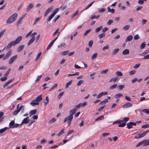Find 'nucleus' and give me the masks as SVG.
I'll return each instance as SVG.
<instances>
[{
    "instance_id": "f257e3e1",
    "label": "nucleus",
    "mask_w": 149,
    "mask_h": 149,
    "mask_svg": "<svg viewBox=\"0 0 149 149\" xmlns=\"http://www.w3.org/2000/svg\"><path fill=\"white\" fill-rule=\"evenodd\" d=\"M22 39V36H19L15 41H13L9 43L6 46L7 49H10L12 46H14L19 44Z\"/></svg>"
},
{
    "instance_id": "f03ea898",
    "label": "nucleus",
    "mask_w": 149,
    "mask_h": 149,
    "mask_svg": "<svg viewBox=\"0 0 149 149\" xmlns=\"http://www.w3.org/2000/svg\"><path fill=\"white\" fill-rule=\"evenodd\" d=\"M17 16L18 15L17 13H14L6 21V23L10 24L14 22L17 18Z\"/></svg>"
},
{
    "instance_id": "7ed1b4c3",
    "label": "nucleus",
    "mask_w": 149,
    "mask_h": 149,
    "mask_svg": "<svg viewBox=\"0 0 149 149\" xmlns=\"http://www.w3.org/2000/svg\"><path fill=\"white\" fill-rule=\"evenodd\" d=\"M24 110V107L23 105H21L19 107V109H17L14 111L13 113V115H16L19 113V112L21 111V112L22 113L23 112Z\"/></svg>"
},
{
    "instance_id": "20e7f679",
    "label": "nucleus",
    "mask_w": 149,
    "mask_h": 149,
    "mask_svg": "<svg viewBox=\"0 0 149 149\" xmlns=\"http://www.w3.org/2000/svg\"><path fill=\"white\" fill-rule=\"evenodd\" d=\"M149 132V130H147L143 132L139 133L138 134L136 135L135 137V139H138L141 138L145 136L146 134Z\"/></svg>"
},
{
    "instance_id": "39448f33",
    "label": "nucleus",
    "mask_w": 149,
    "mask_h": 149,
    "mask_svg": "<svg viewBox=\"0 0 149 149\" xmlns=\"http://www.w3.org/2000/svg\"><path fill=\"white\" fill-rule=\"evenodd\" d=\"M113 124L115 125L117 124H118V127H123L125 126L126 125V123H124L122 122V120H117L114 122L113 123Z\"/></svg>"
},
{
    "instance_id": "423d86ee",
    "label": "nucleus",
    "mask_w": 149,
    "mask_h": 149,
    "mask_svg": "<svg viewBox=\"0 0 149 149\" xmlns=\"http://www.w3.org/2000/svg\"><path fill=\"white\" fill-rule=\"evenodd\" d=\"M58 8H56L54 11V12L47 19L48 22H49L54 17L56 14L58 12Z\"/></svg>"
},
{
    "instance_id": "0eeeda50",
    "label": "nucleus",
    "mask_w": 149,
    "mask_h": 149,
    "mask_svg": "<svg viewBox=\"0 0 149 149\" xmlns=\"http://www.w3.org/2000/svg\"><path fill=\"white\" fill-rule=\"evenodd\" d=\"M18 56L17 55H15L12 57L8 61V63L9 64H11L17 58Z\"/></svg>"
},
{
    "instance_id": "6e6552de",
    "label": "nucleus",
    "mask_w": 149,
    "mask_h": 149,
    "mask_svg": "<svg viewBox=\"0 0 149 149\" xmlns=\"http://www.w3.org/2000/svg\"><path fill=\"white\" fill-rule=\"evenodd\" d=\"M127 128L129 129H130L132 128L133 125L136 126V123L130 122L127 123Z\"/></svg>"
},
{
    "instance_id": "1a4fd4ad",
    "label": "nucleus",
    "mask_w": 149,
    "mask_h": 149,
    "mask_svg": "<svg viewBox=\"0 0 149 149\" xmlns=\"http://www.w3.org/2000/svg\"><path fill=\"white\" fill-rule=\"evenodd\" d=\"M14 79H15L13 78L9 80L3 85V88H5L12 81H13Z\"/></svg>"
},
{
    "instance_id": "9d476101",
    "label": "nucleus",
    "mask_w": 149,
    "mask_h": 149,
    "mask_svg": "<svg viewBox=\"0 0 149 149\" xmlns=\"http://www.w3.org/2000/svg\"><path fill=\"white\" fill-rule=\"evenodd\" d=\"M14 79H15L13 78L9 80L3 85V88H5L12 81H13Z\"/></svg>"
},
{
    "instance_id": "9b49d317",
    "label": "nucleus",
    "mask_w": 149,
    "mask_h": 149,
    "mask_svg": "<svg viewBox=\"0 0 149 149\" xmlns=\"http://www.w3.org/2000/svg\"><path fill=\"white\" fill-rule=\"evenodd\" d=\"M132 105V104L129 102H127L123 106V107L124 109H126L128 107H131Z\"/></svg>"
},
{
    "instance_id": "f8f14e48",
    "label": "nucleus",
    "mask_w": 149,
    "mask_h": 149,
    "mask_svg": "<svg viewBox=\"0 0 149 149\" xmlns=\"http://www.w3.org/2000/svg\"><path fill=\"white\" fill-rule=\"evenodd\" d=\"M34 6V5L33 3H30L29 5L27 6L26 9V11L28 12Z\"/></svg>"
},
{
    "instance_id": "ddd939ff",
    "label": "nucleus",
    "mask_w": 149,
    "mask_h": 149,
    "mask_svg": "<svg viewBox=\"0 0 149 149\" xmlns=\"http://www.w3.org/2000/svg\"><path fill=\"white\" fill-rule=\"evenodd\" d=\"M39 103L35 99H33L30 102V104L33 106L38 105Z\"/></svg>"
},
{
    "instance_id": "4468645a",
    "label": "nucleus",
    "mask_w": 149,
    "mask_h": 149,
    "mask_svg": "<svg viewBox=\"0 0 149 149\" xmlns=\"http://www.w3.org/2000/svg\"><path fill=\"white\" fill-rule=\"evenodd\" d=\"M73 118V116L72 115H70L66 117L64 120L63 122L65 123L68 120H72Z\"/></svg>"
},
{
    "instance_id": "2eb2a0df",
    "label": "nucleus",
    "mask_w": 149,
    "mask_h": 149,
    "mask_svg": "<svg viewBox=\"0 0 149 149\" xmlns=\"http://www.w3.org/2000/svg\"><path fill=\"white\" fill-rule=\"evenodd\" d=\"M133 38V37L132 35H130L127 36L125 40V41L126 42H130L131 41Z\"/></svg>"
},
{
    "instance_id": "dca6fc26",
    "label": "nucleus",
    "mask_w": 149,
    "mask_h": 149,
    "mask_svg": "<svg viewBox=\"0 0 149 149\" xmlns=\"http://www.w3.org/2000/svg\"><path fill=\"white\" fill-rule=\"evenodd\" d=\"M52 9L53 7H51L47 9L45 12L44 14L45 17L52 10Z\"/></svg>"
},
{
    "instance_id": "f3484780",
    "label": "nucleus",
    "mask_w": 149,
    "mask_h": 149,
    "mask_svg": "<svg viewBox=\"0 0 149 149\" xmlns=\"http://www.w3.org/2000/svg\"><path fill=\"white\" fill-rule=\"evenodd\" d=\"M30 120L29 118V117H27L24 118L23 120L22 123H21V125L22 124H25L27 123Z\"/></svg>"
},
{
    "instance_id": "a211bd4d",
    "label": "nucleus",
    "mask_w": 149,
    "mask_h": 149,
    "mask_svg": "<svg viewBox=\"0 0 149 149\" xmlns=\"http://www.w3.org/2000/svg\"><path fill=\"white\" fill-rule=\"evenodd\" d=\"M143 146H146L149 145V139H145L143 141Z\"/></svg>"
},
{
    "instance_id": "6ab92c4d",
    "label": "nucleus",
    "mask_w": 149,
    "mask_h": 149,
    "mask_svg": "<svg viewBox=\"0 0 149 149\" xmlns=\"http://www.w3.org/2000/svg\"><path fill=\"white\" fill-rule=\"evenodd\" d=\"M35 36L32 37V38L29 40L28 44L27 45H30L35 40Z\"/></svg>"
},
{
    "instance_id": "aec40b11",
    "label": "nucleus",
    "mask_w": 149,
    "mask_h": 149,
    "mask_svg": "<svg viewBox=\"0 0 149 149\" xmlns=\"http://www.w3.org/2000/svg\"><path fill=\"white\" fill-rule=\"evenodd\" d=\"M24 45H22L19 46L17 48V51L18 52L21 51L24 47Z\"/></svg>"
},
{
    "instance_id": "412c9836",
    "label": "nucleus",
    "mask_w": 149,
    "mask_h": 149,
    "mask_svg": "<svg viewBox=\"0 0 149 149\" xmlns=\"http://www.w3.org/2000/svg\"><path fill=\"white\" fill-rule=\"evenodd\" d=\"M26 14L25 13L24 15H22L20 18L19 19V20L17 22V24H19L21 23V21L24 18L25 16L26 15Z\"/></svg>"
},
{
    "instance_id": "4be33fe9",
    "label": "nucleus",
    "mask_w": 149,
    "mask_h": 149,
    "mask_svg": "<svg viewBox=\"0 0 149 149\" xmlns=\"http://www.w3.org/2000/svg\"><path fill=\"white\" fill-rule=\"evenodd\" d=\"M36 112L37 110L36 109L33 110L31 111L29 113V114L30 116L35 114L36 113Z\"/></svg>"
},
{
    "instance_id": "5701e85b",
    "label": "nucleus",
    "mask_w": 149,
    "mask_h": 149,
    "mask_svg": "<svg viewBox=\"0 0 149 149\" xmlns=\"http://www.w3.org/2000/svg\"><path fill=\"white\" fill-rule=\"evenodd\" d=\"M42 99V95H40L38 96L36 99L35 100L38 102H40Z\"/></svg>"
},
{
    "instance_id": "b1692460",
    "label": "nucleus",
    "mask_w": 149,
    "mask_h": 149,
    "mask_svg": "<svg viewBox=\"0 0 149 149\" xmlns=\"http://www.w3.org/2000/svg\"><path fill=\"white\" fill-rule=\"evenodd\" d=\"M44 105L45 106L49 102V98L48 96H46L45 99L44 100Z\"/></svg>"
},
{
    "instance_id": "393cba45",
    "label": "nucleus",
    "mask_w": 149,
    "mask_h": 149,
    "mask_svg": "<svg viewBox=\"0 0 149 149\" xmlns=\"http://www.w3.org/2000/svg\"><path fill=\"white\" fill-rule=\"evenodd\" d=\"M119 50V48H117L114 49L112 52V55H114L117 53Z\"/></svg>"
},
{
    "instance_id": "a878e982",
    "label": "nucleus",
    "mask_w": 149,
    "mask_h": 149,
    "mask_svg": "<svg viewBox=\"0 0 149 149\" xmlns=\"http://www.w3.org/2000/svg\"><path fill=\"white\" fill-rule=\"evenodd\" d=\"M76 109L75 108L71 110L70 111V115H72V116H73V115L76 113Z\"/></svg>"
},
{
    "instance_id": "bb28decb",
    "label": "nucleus",
    "mask_w": 149,
    "mask_h": 149,
    "mask_svg": "<svg viewBox=\"0 0 149 149\" xmlns=\"http://www.w3.org/2000/svg\"><path fill=\"white\" fill-rule=\"evenodd\" d=\"M129 50L128 49H126L123 50L122 52V53L124 55L128 54L129 53Z\"/></svg>"
},
{
    "instance_id": "cd10ccee",
    "label": "nucleus",
    "mask_w": 149,
    "mask_h": 149,
    "mask_svg": "<svg viewBox=\"0 0 149 149\" xmlns=\"http://www.w3.org/2000/svg\"><path fill=\"white\" fill-rule=\"evenodd\" d=\"M104 119V117L103 116H99L95 120V121L96 122L97 121L100 120H103Z\"/></svg>"
},
{
    "instance_id": "c85d7f7f",
    "label": "nucleus",
    "mask_w": 149,
    "mask_h": 149,
    "mask_svg": "<svg viewBox=\"0 0 149 149\" xmlns=\"http://www.w3.org/2000/svg\"><path fill=\"white\" fill-rule=\"evenodd\" d=\"M118 77H116L114 78H112L110 79L109 81V82H111L112 81H113V82H115L118 79Z\"/></svg>"
},
{
    "instance_id": "c756f323",
    "label": "nucleus",
    "mask_w": 149,
    "mask_h": 149,
    "mask_svg": "<svg viewBox=\"0 0 149 149\" xmlns=\"http://www.w3.org/2000/svg\"><path fill=\"white\" fill-rule=\"evenodd\" d=\"M149 50H146L144 51L143 53L141 54H139L141 56H144L145 55L148 53Z\"/></svg>"
},
{
    "instance_id": "7c9ffc66",
    "label": "nucleus",
    "mask_w": 149,
    "mask_h": 149,
    "mask_svg": "<svg viewBox=\"0 0 149 149\" xmlns=\"http://www.w3.org/2000/svg\"><path fill=\"white\" fill-rule=\"evenodd\" d=\"M72 81V80H70L69 82H68L66 84L65 88H68L69 86L71 84Z\"/></svg>"
},
{
    "instance_id": "2f4dec72",
    "label": "nucleus",
    "mask_w": 149,
    "mask_h": 149,
    "mask_svg": "<svg viewBox=\"0 0 149 149\" xmlns=\"http://www.w3.org/2000/svg\"><path fill=\"white\" fill-rule=\"evenodd\" d=\"M129 118L128 117H126L123 118V120H122L124 123L126 124V123L129 120Z\"/></svg>"
},
{
    "instance_id": "473e14b6",
    "label": "nucleus",
    "mask_w": 149,
    "mask_h": 149,
    "mask_svg": "<svg viewBox=\"0 0 149 149\" xmlns=\"http://www.w3.org/2000/svg\"><path fill=\"white\" fill-rule=\"evenodd\" d=\"M7 127H6L3 128L1 129L0 130V133H2L4 132L6 130L8 129Z\"/></svg>"
},
{
    "instance_id": "72a5a7b5",
    "label": "nucleus",
    "mask_w": 149,
    "mask_h": 149,
    "mask_svg": "<svg viewBox=\"0 0 149 149\" xmlns=\"http://www.w3.org/2000/svg\"><path fill=\"white\" fill-rule=\"evenodd\" d=\"M79 12V11L78 10H77L71 16V19H72L74 17L77 15L78 13Z\"/></svg>"
},
{
    "instance_id": "f704fd0d",
    "label": "nucleus",
    "mask_w": 149,
    "mask_h": 149,
    "mask_svg": "<svg viewBox=\"0 0 149 149\" xmlns=\"http://www.w3.org/2000/svg\"><path fill=\"white\" fill-rule=\"evenodd\" d=\"M130 28V25H127L123 27V28L124 30L126 31L128 30Z\"/></svg>"
},
{
    "instance_id": "c9c22d12",
    "label": "nucleus",
    "mask_w": 149,
    "mask_h": 149,
    "mask_svg": "<svg viewBox=\"0 0 149 149\" xmlns=\"http://www.w3.org/2000/svg\"><path fill=\"white\" fill-rule=\"evenodd\" d=\"M108 11L111 12L112 13H114L115 11V10L114 9H111L109 7H107Z\"/></svg>"
},
{
    "instance_id": "e433bc0d",
    "label": "nucleus",
    "mask_w": 149,
    "mask_h": 149,
    "mask_svg": "<svg viewBox=\"0 0 149 149\" xmlns=\"http://www.w3.org/2000/svg\"><path fill=\"white\" fill-rule=\"evenodd\" d=\"M108 102V100L107 99H105L103 101H102V102H101L99 104L102 105L107 102Z\"/></svg>"
},
{
    "instance_id": "4c0bfd02",
    "label": "nucleus",
    "mask_w": 149,
    "mask_h": 149,
    "mask_svg": "<svg viewBox=\"0 0 149 149\" xmlns=\"http://www.w3.org/2000/svg\"><path fill=\"white\" fill-rule=\"evenodd\" d=\"M142 111L143 113L147 114H149V109H145L142 110Z\"/></svg>"
},
{
    "instance_id": "58836bf2",
    "label": "nucleus",
    "mask_w": 149,
    "mask_h": 149,
    "mask_svg": "<svg viewBox=\"0 0 149 149\" xmlns=\"http://www.w3.org/2000/svg\"><path fill=\"white\" fill-rule=\"evenodd\" d=\"M123 96V94L121 93H119L115 95V97L116 98H117Z\"/></svg>"
},
{
    "instance_id": "ea45409f",
    "label": "nucleus",
    "mask_w": 149,
    "mask_h": 149,
    "mask_svg": "<svg viewBox=\"0 0 149 149\" xmlns=\"http://www.w3.org/2000/svg\"><path fill=\"white\" fill-rule=\"evenodd\" d=\"M102 28V26H100V27L96 28L95 30V32H96V33L98 32L101 30Z\"/></svg>"
},
{
    "instance_id": "a19ab883",
    "label": "nucleus",
    "mask_w": 149,
    "mask_h": 149,
    "mask_svg": "<svg viewBox=\"0 0 149 149\" xmlns=\"http://www.w3.org/2000/svg\"><path fill=\"white\" fill-rule=\"evenodd\" d=\"M15 122L14 120L12 121L9 123V125L10 126V128H13V127L14 126Z\"/></svg>"
},
{
    "instance_id": "79ce46f5",
    "label": "nucleus",
    "mask_w": 149,
    "mask_h": 149,
    "mask_svg": "<svg viewBox=\"0 0 149 149\" xmlns=\"http://www.w3.org/2000/svg\"><path fill=\"white\" fill-rule=\"evenodd\" d=\"M41 18L40 17L36 18L34 22L33 25H35L37 23L40 19Z\"/></svg>"
},
{
    "instance_id": "37998d69",
    "label": "nucleus",
    "mask_w": 149,
    "mask_h": 149,
    "mask_svg": "<svg viewBox=\"0 0 149 149\" xmlns=\"http://www.w3.org/2000/svg\"><path fill=\"white\" fill-rule=\"evenodd\" d=\"M146 45V44L145 42H143L141 45L140 47V48L141 49H143L144 48Z\"/></svg>"
},
{
    "instance_id": "c03bdc74",
    "label": "nucleus",
    "mask_w": 149,
    "mask_h": 149,
    "mask_svg": "<svg viewBox=\"0 0 149 149\" xmlns=\"http://www.w3.org/2000/svg\"><path fill=\"white\" fill-rule=\"evenodd\" d=\"M125 86L124 85H122L118 86V88L119 90L121 91L125 88Z\"/></svg>"
},
{
    "instance_id": "a18cd8bd",
    "label": "nucleus",
    "mask_w": 149,
    "mask_h": 149,
    "mask_svg": "<svg viewBox=\"0 0 149 149\" xmlns=\"http://www.w3.org/2000/svg\"><path fill=\"white\" fill-rule=\"evenodd\" d=\"M117 84H114L113 85L111 86L110 87L109 89H111V90H112V89H114L116 88L117 87Z\"/></svg>"
},
{
    "instance_id": "49530a36",
    "label": "nucleus",
    "mask_w": 149,
    "mask_h": 149,
    "mask_svg": "<svg viewBox=\"0 0 149 149\" xmlns=\"http://www.w3.org/2000/svg\"><path fill=\"white\" fill-rule=\"evenodd\" d=\"M97 53H94L92 56L91 57V59L92 60L94 59L97 56Z\"/></svg>"
},
{
    "instance_id": "de8ad7c7",
    "label": "nucleus",
    "mask_w": 149,
    "mask_h": 149,
    "mask_svg": "<svg viewBox=\"0 0 149 149\" xmlns=\"http://www.w3.org/2000/svg\"><path fill=\"white\" fill-rule=\"evenodd\" d=\"M94 2V1L92 2H91L90 4H89L86 7L85 9H84V10H86L88 8H89V7H90L93 4V3Z\"/></svg>"
},
{
    "instance_id": "09e8293b",
    "label": "nucleus",
    "mask_w": 149,
    "mask_h": 149,
    "mask_svg": "<svg viewBox=\"0 0 149 149\" xmlns=\"http://www.w3.org/2000/svg\"><path fill=\"white\" fill-rule=\"evenodd\" d=\"M106 9L105 8H102L98 10V11L100 13L103 12L105 11Z\"/></svg>"
},
{
    "instance_id": "8fccbe9b",
    "label": "nucleus",
    "mask_w": 149,
    "mask_h": 149,
    "mask_svg": "<svg viewBox=\"0 0 149 149\" xmlns=\"http://www.w3.org/2000/svg\"><path fill=\"white\" fill-rule=\"evenodd\" d=\"M105 35L104 33H102L100 34L98 36L99 38H101L105 36Z\"/></svg>"
},
{
    "instance_id": "3c124183",
    "label": "nucleus",
    "mask_w": 149,
    "mask_h": 149,
    "mask_svg": "<svg viewBox=\"0 0 149 149\" xmlns=\"http://www.w3.org/2000/svg\"><path fill=\"white\" fill-rule=\"evenodd\" d=\"M41 52H40L38 54L35 59L36 61H37L39 58L40 57V55H41Z\"/></svg>"
},
{
    "instance_id": "603ef678",
    "label": "nucleus",
    "mask_w": 149,
    "mask_h": 149,
    "mask_svg": "<svg viewBox=\"0 0 149 149\" xmlns=\"http://www.w3.org/2000/svg\"><path fill=\"white\" fill-rule=\"evenodd\" d=\"M58 86V84H55L50 89L49 91H51L52 90L54 89L56 87H57Z\"/></svg>"
},
{
    "instance_id": "864d4df0",
    "label": "nucleus",
    "mask_w": 149,
    "mask_h": 149,
    "mask_svg": "<svg viewBox=\"0 0 149 149\" xmlns=\"http://www.w3.org/2000/svg\"><path fill=\"white\" fill-rule=\"evenodd\" d=\"M149 127V124L143 125L141 126L142 128H146Z\"/></svg>"
},
{
    "instance_id": "5fc2aeb1",
    "label": "nucleus",
    "mask_w": 149,
    "mask_h": 149,
    "mask_svg": "<svg viewBox=\"0 0 149 149\" xmlns=\"http://www.w3.org/2000/svg\"><path fill=\"white\" fill-rule=\"evenodd\" d=\"M143 59H149V54L144 56L142 58Z\"/></svg>"
},
{
    "instance_id": "6e6d98bb",
    "label": "nucleus",
    "mask_w": 149,
    "mask_h": 149,
    "mask_svg": "<svg viewBox=\"0 0 149 149\" xmlns=\"http://www.w3.org/2000/svg\"><path fill=\"white\" fill-rule=\"evenodd\" d=\"M91 30V29H90L88 30H86L84 33V36H86L88 33Z\"/></svg>"
},
{
    "instance_id": "4d7b16f0",
    "label": "nucleus",
    "mask_w": 149,
    "mask_h": 149,
    "mask_svg": "<svg viewBox=\"0 0 149 149\" xmlns=\"http://www.w3.org/2000/svg\"><path fill=\"white\" fill-rule=\"evenodd\" d=\"M5 31L6 30L4 29L0 32V38L4 34Z\"/></svg>"
},
{
    "instance_id": "13d9d810",
    "label": "nucleus",
    "mask_w": 149,
    "mask_h": 149,
    "mask_svg": "<svg viewBox=\"0 0 149 149\" xmlns=\"http://www.w3.org/2000/svg\"><path fill=\"white\" fill-rule=\"evenodd\" d=\"M109 45H107L106 46H104L102 48V50L104 51L105 50V49H109Z\"/></svg>"
},
{
    "instance_id": "bf43d9fd",
    "label": "nucleus",
    "mask_w": 149,
    "mask_h": 149,
    "mask_svg": "<svg viewBox=\"0 0 149 149\" xmlns=\"http://www.w3.org/2000/svg\"><path fill=\"white\" fill-rule=\"evenodd\" d=\"M140 37L139 36V35L138 34L135 35L134 37V39L135 40H138L140 38Z\"/></svg>"
},
{
    "instance_id": "052dcab7",
    "label": "nucleus",
    "mask_w": 149,
    "mask_h": 149,
    "mask_svg": "<svg viewBox=\"0 0 149 149\" xmlns=\"http://www.w3.org/2000/svg\"><path fill=\"white\" fill-rule=\"evenodd\" d=\"M116 74L119 76H122L123 75V73L122 72L120 71H117L116 73Z\"/></svg>"
},
{
    "instance_id": "680f3d73",
    "label": "nucleus",
    "mask_w": 149,
    "mask_h": 149,
    "mask_svg": "<svg viewBox=\"0 0 149 149\" xmlns=\"http://www.w3.org/2000/svg\"><path fill=\"white\" fill-rule=\"evenodd\" d=\"M12 54V51L11 50H9L6 54V55L9 57Z\"/></svg>"
},
{
    "instance_id": "e2e57ef3",
    "label": "nucleus",
    "mask_w": 149,
    "mask_h": 149,
    "mask_svg": "<svg viewBox=\"0 0 149 149\" xmlns=\"http://www.w3.org/2000/svg\"><path fill=\"white\" fill-rule=\"evenodd\" d=\"M64 129H63L59 133L58 135L59 136L63 134L64 133Z\"/></svg>"
},
{
    "instance_id": "0e129e2a",
    "label": "nucleus",
    "mask_w": 149,
    "mask_h": 149,
    "mask_svg": "<svg viewBox=\"0 0 149 149\" xmlns=\"http://www.w3.org/2000/svg\"><path fill=\"white\" fill-rule=\"evenodd\" d=\"M83 83V80H81L79 81L77 84V85L78 86H79L81 84H82Z\"/></svg>"
},
{
    "instance_id": "69168bd1",
    "label": "nucleus",
    "mask_w": 149,
    "mask_h": 149,
    "mask_svg": "<svg viewBox=\"0 0 149 149\" xmlns=\"http://www.w3.org/2000/svg\"><path fill=\"white\" fill-rule=\"evenodd\" d=\"M140 65L141 64L140 63L137 64L135 66H134V68L135 69H137L140 67Z\"/></svg>"
},
{
    "instance_id": "338daca9",
    "label": "nucleus",
    "mask_w": 149,
    "mask_h": 149,
    "mask_svg": "<svg viewBox=\"0 0 149 149\" xmlns=\"http://www.w3.org/2000/svg\"><path fill=\"white\" fill-rule=\"evenodd\" d=\"M113 22V21L112 20L110 19L108 21V22L107 23V25H110Z\"/></svg>"
},
{
    "instance_id": "774afa93",
    "label": "nucleus",
    "mask_w": 149,
    "mask_h": 149,
    "mask_svg": "<svg viewBox=\"0 0 149 149\" xmlns=\"http://www.w3.org/2000/svg\"><path fill=\"white\" fill-rule=\"evenodd\" d=\"M55 121H56L55 118H53L49 121V123L51 124L52 123L54 122Z\"/></svg>"
}]
</instances>
